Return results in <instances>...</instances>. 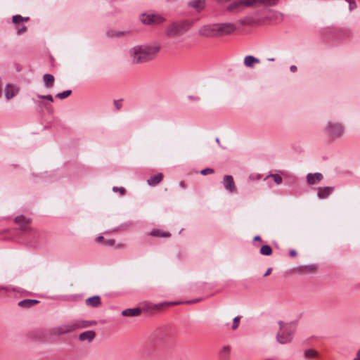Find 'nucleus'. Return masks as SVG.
Segmentation results:
<instances>
[{
    "instance_id": "nucleus-43",
    "label": "nucleus",
    "mask_w": 360,
    "mask_h": 360,
    "mask_svg": "<svg viewBox=\"0 0 360 360\" xmlns=\"http://www.w3.org/2000/svg\"><path fill=\"white\" fill-rule=\"evenodd\" d=\"M356 8V4L355 0L352 1V2H350L349 4V11H353Z\"/></svg>"
},
{
    "instance_id": "nucleus-55",
    "label": "nucleus",
    "mask_w": 360,
    "mask_h": 360,
    "mask_svg": "<svg viewBox=\"0 0 360 360\" xmlns=\"http://www.w3.org/2000/svg\"><path fill=\"white\" fill-rule=\"evenodd\" d=\"M215 141H216V142H217V143H219V142H220V141H219V138H216V140H215Z\"/></svg>"
},
{
    "instance_id": "nucleus-31",
    "label": "nucleus",
    "mask_w": 360,
    "mask_h": 360,
    "mask_svg": "<svg viewBox=\"0 0 360 360\" xmlns=\"http://www.w3.org/2000/svg\"><path fill=\"white\" fill-rule=\"evenodd\" d=\"M150 236H156V237H168L170 234L167 232H162L159 229H153L150 233Z\"/></svg>"
},
{
    "instance_id": "nucleus-36",
    "label": "nucleus",
    "mask_w": 360,
    "mask_h": 360,
    "mask_svg": "<svg viewBox=\"0 0 360 360\" xmlns=\"http://www.w3.org/2000/svg\"><path fill=\"white\" fill-rule=\"evenodd\" d=\"M17 34L21 35L27 31V27L24 25L20 24L15 27Z\"/></svg>"
},
{
    "instance_id": "nucleus-34",
    "label": "nucleus",
    "mask_w": 360,
    "mask_h": 360,
    "mask_svg": "<svg viewBox=\"0 0 360 360\" xmlns=\"http://www.w3.org/2000/svg\"><path fill=\"white\" fill-rule=\"evenodd\" d=\"M271 177L276 184H281L282 183V177L278 174H271L267 176L266 178Z\"/></svg>"
},
{
    "instance_id": "nucleus-40",
    "label": "nucleus",
    "mask_w": 360,
    "mask_h": 360,
    "mask_svg": "<svg viewBox=\"0 0 360 360\" xmlns=\"http://www.w3.org/2000/svg\"><path fill=\"white\" fill-rule=\"evenodd\" d=\"M214 172V169L211 168H205L200 171V174L202 175H207L209 174H212Z\"/></svg>"
},
{
    "instance_id": "nucleus-33",
    "label": "nucleus",
    "mask_w": 360,
    "mask_h": 360,
    "mask_svg": "<svg viewBox=\"0 0 360 360\" xmlns=\"http://www.w3.org/2000/svg\"><path fill=\"white\" fill-rule=\"evenodd\" d=\"M71 94H72V90H70V89L65 90V91H63V92L58 93L56 95V98L63 100V99H65V98H67L68 96H69Z\"/></svg>"
},
{
    "instance_id": "nucleus-12",
    "label": "nucleus",
    "mask_w": 360,
    "mask_h": 360,
    "mask_svg": "<svg viewBox=\"0 0 360 360\" xmlns=\"http://www.w3.org/2000/svg\"><path fill=\"white\" fill-rule=\"evenodd\" d=\"M206 0H189L187 2V7L197 13H201L206 7Z\"/></svg>"
},
{
    "instance_id": "nucleus-18",
    "label": "nucleus",
    "mask_w": 360,
    "mask_h": 360,
    "mask_svg": "<svg viewBox=\"0 0 360 360\" xmlns=\"http://www.w3.org/2000/svg\"><path fill=\"white\" fill-rule=\"evenodd\" d=\"M39 302L37 300L32 299H25L23 300L20 301L18 303V305L22 308H30L33 307L34 304H38Z\"/></svg>"
},
{
    "instance_id": "nucleus-50",
    "label": "nucleus",
    "mask_w": 360,
    "mask_h": 360,
    "mask_svg": "<svg viewBox=\"0 0 360 360\" xmlns=\"http://www.w3.org/2000/svg\"><path fill=\"white\" fill-rule=\"evenodd\" d=\"M289 254L290 257H295L297 255V252L295 250H291Z\"/></svg>"
},
{
    "instance_id": "nucleus-38",
    "label": "nucleus",
    "mask_w": 360,
    "mask_h": 360,
    "mask_svg": "<svg viewBox=\"0 0 360 360\" xmlns=\"http://www.w3.org/2000/svg\"><path fill=\"white\" fill-rule=\"evenodd\" d=\"M240 318L239 316H236L233 320L232 329L236 330L239 325Z\"/></svg>"
},
{
    "instance_id": "nucleus-20",
    "label": "nucleus",
    "mask_w": 360,
    "mask_h": 360,
    "mask_svg": "<svg viewBox=\"0 0 360 360\" xmlns=\"http://www.w3.org/2000/svg\"><path fill=\"white\" fill-rule=\"evenodd\" d=\"M141 312L140 308H129L122 311V315L124 316H136Z\"/></svg>"
},
{
    "instance_id": "nucleus-9",
    "label": "nucleus",
    "mask_w": 360,
    "mask_h": 360,
    "mask_svg": "<svg viewBox=\"0 0 360 360\" xmlns=\"http://www.w3.org/2000/svg\"><path fill=\"white\" fill-rule=\"evenodd\" d=\"M236 27L232 22L216 23L217 37L229 34L233 32Z\"/></svg>"
},
{
    "instance_id": "nucleus-29",
    "label": "nucleus",
    "mask_w": 360,
    "mask_h": 360,
    "mask_svg": "<svg viewBox=\"0 0 360 360\" xmlns=\"http://www.w3.org/2000/svg\"><path fill=\"white\" fill-rule=\"evenodd\" d=\"M259 253L262 255L269 256L272 254V249L269 245H264L261 247Z\"/></svg>"
},
{
    "instance_id": "nucleus-13",
    "label": "nucleus",
    "mask_w": 360,
    "mask_h": 360,
    "mask_svg": "<svg viewBox=\"0 0 360 360\" xmlns=\"http://www.w3.org/2000/svg\"><path fill=\"white\" fill-rule=\"evenodd\" d=\"M333 190L334 187L333 186L319 187L318 189L317 196L320 199L326 198L330 195Z\"/></svg>"
},
{
    "instance_id": "nucleus-32",
    "label": "nucleus",
    "mask_w": 360,
    "mask_h": 360,
    "mask_svg": "<svg viewBox=\"0 0 360 360\" xmlns=\"http://www.w3.org/2000/svg\"><path fill=\"white\" fill-rule=\"evenodd\" d=\"M280 0H260V6H275Z\"/></svg>"
},
{
    "instance_id": "nucleus-30",
    "label": "nucleus",
    "mask_w": 360,
    "mask_h": 360,
    "mask_svg": "<svg viewBox=\"0 0 360 360\" xmlns=\"http://www.w3.org/2000/svg\"><path fill=\"white\" fill-rule=\"evenodd\" d=\"M179 304V302H160V303H158V304H152L150 308L153 309L159 310V309H162V307L165 306V305H175V304Z\"/></svg>"
},
{
    "instance_id": "nucleus-8",
    "label": "nucleus",
    "mask_w": 360,
    "mask_h": 360,
    "mask_svg": "<svg viewBox=\"0 0 360 360\" xmlns=\"http://www.w3.org/2000/svg\"><path fill=\"white\" fill-rule=\"evenodd\" d=\"M140 20L145 25H158L165 21V18L159 14L143 13L140 15Z\"/></svg>"
},
{
    "instance_id": "nucleus-47",
    "label": "nucleus",
    "mask_w": 360,
    "mask_h": 360,
    "mask_svg": "<svg viewBox=\"0 0 360 360\" xmlns=\"http://www.w3.org/2000/svg\"><path fill=\"white\" fill-rule=\"evenodd\" d=\"M290 70L292 72H297V68L296 65H292L290 67Z\"/></svg>"
},
{
    "instance_id": "nucleus-42",
    "label": "nucleus",
    "mask_w": 360,
    "mask_h": 360,
    "mask_svg": "<svg viewBox=\"0 0 360 360\" xmlns=\"http://www.w3.org/2000/svg\"><path fill=\"white\" fill-rule=\"evenodd\" d=\"M115 240L113 239H108L103 240V244L108 246H113L115 245Z\"/></svg>"
},
{
    "instance_id": "nucleus-49",
    "label": "nucleus",
    "mask_w": 360,
    "mask_h": 360,
    "mask_svg": "<svg viewBox=\"0 0 360 360\" xmlns=\"http://www.w3.org/2000/svg\"><path fill=\"white\" fill-rule=\"evenodd\" d=\"M274 13H275L276 18H278V17L283 18V14L279 11H274Z\"/></svg>"
},
{
    "instance_id": "nucleus-3",
    "label": "nucleus",
    "mask_w": 360,
    "mask_h": 360,
    "mask_svg": "<svg viewBox=\"0 0 360 360\" xmlns=\"http://www.w3.org/2000/svg\"><path fill=\"white\" fill-rule=\"evenodd\" d=\"M192 22L182 20L170 23L166 28L165 34L168 37H176L184 34L191 27Z\"/></svg>"
},
{
    "instance_id": "nucleus-23",
    "label": "nucleus",
    "mask_w": 360,
    "mask_h": 360,
    "mask_svg": "<svg viewBox=\"0 0 360 360\" xmlns=\"http://www.w3.org/2000/svg\"><path fill=\"white\" fill-rule=\"evenodd\" d=\"M231 353V347L229 345L224 346L219 353L220 360H228Z\"/></svg>"
},
{
    "instance_id": "nucleus-21",
    "label": "nucleus",
    "mask_w": 360,
    "mask_h": 360,
    "mask_svg": "<svg viewBox=\"0 0 360 360\" xmlns=\"http://www.w3.org/2000/svg\"><path fill=\"white\" fill-rule=\"evenodd\" d=\"M243 63L246 67L252 68L255 63H259V60L257 58L250 55L245 57Z\"/></svg>"
},
{
    "instance_id": "nucleus-44",
    "label": "nucleus",
    "mask_w": 360,
    "mask_h": 360,
    "mask_svg": "<svg viewBox=\"0 0 360 360\" xmlns=\"http://www.w3.org/2000/svg\"><path fill=\"white\" fill-rule=\"evenodd\" d=\"M188 98L190 101H196V102L199 101L200 100V98L199 96H188Z\"/></svg>"
},
{
    "instance_id": "nucleus-39",
    "label": "nucleus",
    "mask_w": 360,
    "mask_h": 360,
    "mask_svg": "<svg viewBox=\"0 0 360 360\" xmlns=\"http://www.w3.org/2000/svg\"><path fill=\"white\" fill-rule=\"evenodd\" d=\"M303 271H314L316 269V266L314 264L307 265L301 267Z\"/></svg>"
},
{
    "instance_id": "nucleus-45",
    "label": "nucleus",
    "mask_w": 360,
    "mask_h": 360,
    "mask_svg": "<svg viewBox=\"0 0 360 360\" xmlns=\"http://www.w3.org/2000/svg\"><path fill=\"white\" fill-rule=\"evenodd\" d=\"M114 104L115 105V108L119 110L121 108V104L119 101H114Z\"/></svg>"
},
{
    "instance_id": "nucleus-26",
    "label": "nucleus",
    "mask_w": 360,
    "mask_h": 360,
    "mask_svg": "<svg viewBox=\"0 0 360 360\" xmlns=\"http://www.w3.org/2000/svg\"><path fill=\"white\" fill-rule=\"evenodd\" d=\"M77 329L87 328L96 326L97 322L96 321H76Z\"/></svg>"
},
{
    "instance_id": "nucleus-25",
    "label": "nucleus",
    "mask_w": 360,
    "mask_h": 360,
    "mask_svg": "<svg viewBox=\"0 0 360 360\" xmlns=\"http://www.w3.org/2000/svg\"><path fill=\"white\" fill-rule=\"evenodd\" d=\"M11 291L18 292V290L11 285H0V297L6 295L7 293Z\"/></svg>"
},
{
    "instance_id": "nucleus-16",
    "label": "nucleus",
    "mask_w": 360,
    "mask_h": 360,
    "mask_svg": "<svg viewBox=\"0 0 360 360\" xmlns=\"http://www.w3.org/2000/svg\"><path fill=\"white\" fill-rule=\"evenodd\" d=\"M85 304L92 307H98L101 304V297L98 295H94L86 299Z\"/></svg>"
},
{
    "instance_id": "nucleus-15",
    "label": "nucleus",
    "mask_w": 360,
    "mask_h": 360,
    "mask_svg": "<svg viewBox=\"0 0 360 360\" xmlns=\"http://www.w3.org/2000/svg\"><path fill=\"white\" fill-rule=\"evenodd\" d=\"M18 93V89L11 84H7L4 89L5 98L7 100L12 98Z\"/></svg>"
},
{
    "instance_id": "nucleus-5",
    "label": "nucleus",
    "mask_w": 360,
    "mask_h": 360,
    "mask_svg": "<svg viewBox=\"0 0 360 360\" xmlns=\"http://www.w3.org/2000/svg\"><path fill=\"white\" fill-rule=\"evenodd\" d=\"M260 6V0H234L226 8L229 12L241 11L246 8H256Z\"/></svg>"
},
{
    "instance_id": "nucleus-24",
    "label": "nucleus",
    "mask_w": 360,
    "mask_h": 360,
    "mask_svg": "<svg viewBox=\"0 0 360 360\" xmlns=\"http://www.w3.org/2000/svg\"><path fill=\"white\" fill-rule=\"evenodd\" d=\"M15 222L20 225L21 230L25 231L26 225L29 223V220L24 215H19L15 218Z\"/></svg>"
},
{
    "instance_id": "nucleus-14",
    "label": "nucleus",
    "mask_w": 360,
    "mask_h": 360,
    "mask_svg": "<svg viewBox=\"0 0 360 360\" xmlns=\"http://www.w3.org/2000/svg\"><path fill=\"white\" fill-rule=\"evenodd\" d=\"M323 179V174L320 172L309 173L307 175V181L309 184L312 185L316 182L320 181Z\"/></svg>"
},
{
    "instance_id": "nucleus-48",
    "label": "nucleus",
    "mask_w": 360,
    "mask_h": 360,
    "mask_svg": "<svg viewBox=\"0 0 360 360\" xmlns=\"http://www.w3.org/2000/svg\"><path fill=\"white\" fill-rule=\"evenodd\" d=\"M231 0H216L217 3L218 4H220V5H222V4H224L226 3V2H229Z\"/></svg>"
},
{
    "instance_id": "nucleus-11",
    "label": "nucleus",
    "mask_w": 360,
    "mask_h": 360,
    "mask_svg": "<svg viewBox=\"0 0 360 360\" xmlns=\"http://www.w3.org/2000/svg\"><path fill=\"white\" fill-rule=\"evenodd\" d=\"M224 188L229 193H233L237 192L233 178L231 175H225L222 181Z\"/></svg>"
},
{
    "instance_id": "nucleus-2",
    "label": "nucleus",
    "mask_w": 360,
    "mask_h": 360,
    "mask_svg": "<svg viewBox=\"0 0 360 360\" xmlns=\"http://www.w3.org/2000/svg\"><path fill=\"white\" fill-rule=\"evenodd\" d=\"M279 331L276 333V339L279 344L285 345L291 342L295 332L297 324L295 323H283L278 322Z\"/></svg>"
},
{
    "instance_id": "nucleus-54",
    "label": "nucleus",
    "mask_w": 360,
    "mask_h": 360,
    "mask_svg": "<svg viewBox=\"0 0 360 360\" xmlns=\"http://www.w3.org/2000/svg\"><path fill=\"white\" fill-rule=\"evenodd\" d=\"M254 240L255 241H260V240H262V239H261V237L259 236H255L254 237Z\"/></svg>"
},
{
    "instance_id": "nucleus-53",
    "label": "nucleus",
    "mask_w": 360,
    "mask_h": 360,
    "mask_svg": "<svg viewBox=\"0 0 360 360\" xmlns=\"http://www.w3.org/2000/svg\"><path fill=\"white\" fill-rule=\"evenodd\" d=\"M354 360H360V349L358 350V352L356 353V356L354 359Z\"/></svg>"
},
{
    "instance_id": "nucleus-10",
    "label": "nucleus",
    "mask_w": 360,
    "mask_h": 360,
    "mask_svg": "<svg viewBox=\"0 0 360 360\" xmlns=\"http://www.w3.org/2000/svg\"><path fill=\"white\" fill-rule=\"evenodd\" d=\"M198 34L200 36L206 37H217V30H216V23L215 24H209L202 26L198 30Z\"/></svg>"
},
{
    "instance_id": "nucleus-17",
    "label": "nucleus",
    "mask_w": 360,
    "mask_h": 360,
    "mask_svg": "<svg viewBox=\"0 0 360 360\" xmlns=\"http://www.w3.org/2000/svg\"><path fill=\"white\" fill-rule=\"evenodd\" d=\"M96 336V333L93 330H86L79 334V339L81 341H91Z\"/></svg>"
},
{
    "instance_id": "nucleus-19",
    "label": "nucleus",
    "mask_w": 360,
    "mask_h": 360,
    "mask_svg": "<svg viewBox=\"0 0 360 360\" xmlns=\"http://www.w3.org/2000/svg\"><path fill=\"white\" fill-rule=\"evenodd\" d=\"M163 174L162 173H158L155 175L151 176L148 180V184L150 186H155L158 185L162 179Z\"/></svg>"
},
{
    "instance_id": "nucleus-41",
    "label": "nucleus",
    "mask_w": 360,
    "mask_h": 360,
    "mask_svg": "<svg viewBox=\"0 0 360 360\" xmlns=\"http://www.w3.org/2000/svg\"><path fill=\"white\" fill-rule=\"evenodd\" d=\"M202 300V298H198V299L187 300V301L179 302V304H193V303L198 302L201 301Z\"/></svg>"
},
{
    "instance_id": "nucleus-56",
    "label": "nucleus",
    "mask_w": 360,
    "mask_h": 360,
    "mask_svg": "<svg viewBox=\"0 0 360 360\" xmlns=\"http://www.w3.org/2000/svg\"><path fill=\"white\" fill-rule=\"evenodd\" d=\"M269 61H274V58H269L268 59Z\"/></svg>"
},
{
    "instance_id": "nucleus-22",
    "label": "nucleus",
    "mask_w": 360,
    "mask_h": 360,
    "mask_svg": "<svg viewBox=\"0 0 360 360\" xmlns=\"http://www.w3.org/2000/svg\"><path fill=\"white\" fill-rule=\"evenodd\" d=\"M43 82L46 88H51L54 82L53 75L49 73L44 74L43 76Z\"/></svg>"
},
{
    "instance_id": "nucleus-37",
    "label": "nucleus",
    "mask_w": 360,
    "mask_h": 360,
    "mask_svg": "<svg viewBox=\"0 0 360 360\" xmlns=\"http://www.w3.org/2000/svg\"><path fill=\"white\" fill-rule=\"evenodd\" d=\"M112 191L114 192H119L120 195H123L125 193V189L124 187H117L114 186L112 188Z\"/></svg>"
},
{
    "instance_id": "nucleus-46",
    "label": "nucleus",
    "mask_w": 360,
    "mask_h": 360,
    "mask_svg": "<svg viewBox=\"0 0 360 360\" xmlns=\"http://www.w3.org/2000/svg\"><path fill=\"white\" fill-rule=\"evenodd\" d=\"M103 240H104L103 236H98V237L96 238V241L97 243H101V242H103Z\"/></svg>"
},
{
    "instance_id": "nucleus-51",
    "label": "nucleus",
    "mask_w": 360,
    "mask_h": 360,
    "mask_svg": "<svg viewBox=\"0 0 360 360\" xmlns=\"http://www.w3.org/2000/svg\"><path fill=\"white\" fill-rule=\"evenodd\" d=\"M179 185L180 188H181L183 189H184L186 188V184L183 181H180Z\"/></svg>"
},
{
    "instance_id": "nucleus-35",
    "label": "nucleus",
    "mask_w": 360,
    "mask_h": 360,
    "mask_svg": "<svg viewBox=\"0 0 360 360\" xmlns=\"http://www.w3.org/2000/svg\"><path fill=\"white\" fill-rule=\"evenodd\" d=\"M125 33H127V32H124V31H122V32L111 31V32H108L107 33V35L109 37H121V36L124 35Z\"/></svg>"
},
{
    "instance_id": "nucleus-28",
    "label": "nucleus",
    "mask_w": 360,
    "mask_h": 360,
    "mask_svg": "<svg viewBox=\"0 0 360 360\" xmlns=\"http://www.w3.org/2000/svg\"><path fill=\"white\" fill-rule=\"evenodd\" d=\"M318 355V353L316 350L313 349H308L304 350V356L307 359H310L312 358H316Z\"/></svg>"
},
{
    "instance_id": "nucleus-4",
    "label": "nucleus",
    "mask_w": 360,
    "mask_h": 360,
    "mask_svg": "<svg viewBox=\"0 0 360 360\" xmlns=\"http://www.w3.org/2000/svg\"><path fill=\"white\" fill-rule=\"evenodd\" d=\"M324 132L330 141H335L344 136L345 127L339 122L328 120L326 123Z\"/></svg>"
},
{
    "instance_id": "nucleus-6",
    "label": "nucleus",
    "mask_w": 360,
    "mask_h": 360,
    "mask_svg": "<svg viewBox=\"0 0 360 360\" xmlns=\"http://www.w3.org/2000/svg\"><path fill=\"white\" fill-rule=\"evenodd\" d=\"M32 101L38 108L46 109L49 112H53L51 103L53 102V98L51 95L37 94L34 98H32Z\"/></svg>"
},
{
    "instance_id": "nucleus-27",
    "label": "nucleus",
    "mask_w": 360,
    "mask_h": 360,
    "mask_svg": "<svg viewBox=\"0 0 360 360\" xmlns=\"http://www.w3.org/2000/svg\"><path fill=\"white\" fill-rule=\"evenodd\" d=\"M28 20V17H22L20 15H15L12 18V22L15 25V27H17L18 25L22 24L23 22H27Z\"/></svg>"
},
{
    "instance_id": "nucleus-7",
    "label": "nucleus",
    "mask_w": 360,
    "mask_h": 360,
    "mask_svg": "<svg viewBox=\"0 0 360 360\" xmlns=\"http://www.w3.org/2000/svg\"><path fill=\"white\" fill-rule=\"evenodd\" d=\"M77 329V321L63 323L51 328V333L53 335H61Z\"/></svg>"
},
{
    "instance_id": "nucleus-1",
    "label": "nucleus",
    "mask_w": 360,
    "mask_h": 360,
    "mask_svg": "<svg viewBox=\"0 0 360 360\" xmlns=\"http://www.w3.org/2000/svg\"><path fill=\"white\" fill-rule=\"evenodd\" d=\"M160 49L159 44L137 45L129 50L133 63L139 64L153 60Z\"/></svg>"
},
{
    "instance_id": "nucleus-52",
    "label": "nucleus",
    "mask_w": 360,
    "mask_h": 360,
    "mask_svg": "<svg viewBox=\"0 0 360 360\" xmlns=\"http://www.w3.org/2000/svg\"><path fill=\"white\" fill-rule=\"evenodd\" d=\"M271 270L272 269L271 268H269L265 272V274H264V277L265 276H267L271 272Z\"/></svg>"
}]
</instances>
